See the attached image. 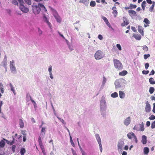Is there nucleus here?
Here are the masks:
<instances>
[{
	"label": "nucleus",
	"instance_id": "nucleus-16",
	"mask_svg": "<svg viewBox=\"0 0 155 155\" xmlns=\"http://www.w3.org/2000/svg\"><path fill=\"white\" fill-rule=\"evenodd\" d=\"M100 113L103 117H105L107 115V109H100Z\"/></svg>",
	"mask_w": 155,
	"mask_h": 155
},
{
	"label": "nucleus",
	"instance_id": "nucleus-36",
	"mask_svg": "<svg viewBox=\"0 0 155 155\" xmlns=\"http://www.w3.org/2000/svg\"><path fill=\"white\" fill-rule=\"evenodd\" d=\"M26 150L24 148H21L20 151L21 155H24V153L25 152Z\"/></svg>",
	"mask_w": 155,
	"mask_h": 155
},
{
	"label": "nucleus",
	"instance_id": "nucleus-57",
	"mask_svg": "<svg viewBox=\"0 0 155 155\" xmlns=\"http://www.w3.org/2000/svg\"><path fill=\"white\" fill-rule=\"evenodd\" d=\"M98 38L100 40H102L103 39V37L101 35H99L98 36Z\"/></svg>",
	"mask_w": 155,
	"mask_h": 155
},
{
	"label": "nucleus",
	"instance_id": "nucleus-22",
	"mask_svg": "<svg viewBox=\"0 0 155 155\" xmlns=\"http://www.w3.org/2000/svg\"><path fill=\"white\" fill-rule=\"evenodd\" d=\"M143 144H146L147 143V137L145 135H143L142 137V140L141 141Z\"/></svg>",
	"mask_w": 155,
	"mask_h": 155
},
{
	"label": "nucleus",
	"instance_id": "nucleus-12",
	"mask_svg": "<svg viewBox=\"0 0 155 155\" xmlns=\"http://www.w3.org/2000/svg\"><path fill=\"white\" fill-rule=\"evenodd\" d=\"M19 8L23 12L27 13L28 11V8L25 7L24 4L20 5L19 6Z\"/></svg>",
	"mask_w": 155,
	"mask_h": 155
},
{
	"label": "nucleus",
	"instance_id": "nucleus-20",
	"mask_svg": "<svg viewBox=\"0 0 155 155\" xmlns=\"http://www.w3.org/2000/svg\"><path fill=\"white\" fill-rule=\"evenodd\" d=\"M54 16L58 22L60 23L61 22V17L58 15L57 13H55L54 14Z\"/></svg>",
	"mask_w": 155,
	"mask_h": 155
},
{
	"label": "nucleus",
	"instance_id": "nucleus-4",
	"mask_svg": "<svg viewBox=\"0 0 155 155\" xmlns=\"http://www.w3.org/2000/svg\"><path fill=\"white\" fill-rule=\"evenodd\" d=\"M125 81V80L123 79L117 80L114 82L116 88H118L124 86V83Z\"/></svg>",
	"mask_w": 155,
	"mask_h": 155
},
{
	"label": "nucleus",
	"instance_id": "nucleus-15",
	"mask_svg": "<svg viewBox=\"0 0 155 155\" xmlns=\"http://www.w3.org/2000/svg\"><path fill=\"white\" fill-rule=\"evenodd\" d=\"M104 20L105 23L106 25L110 28H112V27L110 25V24L109 23L108 21L107 18L105 17L102 16L101 17Z\"/></svg>",
	"mask_w": 155,
	"mask_h": 155
},
{
	"label": "nucleus",
	"instance_id": "nucleus-23",
	"mask_svg": "<svg viewBox=\"0 0 155 155\" xmlns=\"http://www.w3.org/2000/svg\"><path fill=\"white\" fill-rule=\"evenodd\" d=\"M44 19L45 20V22L48 25L49 27L51 28H52V26L51 25V24L50 23V22L48 21L47 18L45 16H44Z\"/></svg>",
	"mask_w": 155,
	"mask_h": 155
},
{
	"label": "nucleus",
	"instance_id": "nucleus-41",
	"mask_svg": "<svg viewBox=\"0 0 155 155\" xmlns=\"http://www.w3.org/2000/svg\"><path fill=\"white\" fill-rule=\"evenodd\" d=\"M96 5V3L94 1H91L90 3V6L91 7H94Z\"/></svg>",
	"mask_w": 155,
	"mask_h": 155
},
{
	"label": "nucleus",
	"instance_id": "nucleus-24",
	"mask_svg": "<svg viewBox=\"0 0 155 155\" xmlns=\"http://www.w3.org/2000/svg\"><path fill=\"white\" fill-rule=\"evenodd\" d=\"M143 27L140 26H138V31L142 35H143Z\"/></svg>",
	"mask_w": 155,
	"mask_h": 155
},
{
	"label": "nucleus",
	"instance_id": "nucleus-45",
	"mask_svg": "<svg viewBox=\"0 0 155 155\" xmlns=\"http://www.w3.org/2000/svg\"><path fill=\"white\" fill-rule=\"evenodd\" d=\"M143 49L145 51H148V48L146 45H144L143 47Z\"/></svg>",
	"mask_w": 155,
	"mask_h": 155
},
{
	"label": "nucleus",
	"instance_id": "nucleus-28",
	"mask_svg": "<svg viewBox=\"0 0 155 155\" xmlns=\"http://www.w3.org/2000/svg\"><path fill=\"white\" fill-rule=\"evenodd\" d=\"M19 124L21 128H23L24 127V123L23 120L21 119H19Z\"/></svg>",
	"mask_w": 155,
	"mask_h": 155
},
{
	"label": "nucleus",
	"instance_id": "nucleus-64",
	"mask_svg": "<svg viewBox=\"0 0 155 155\" xmlns=\"http://www.w3.org/2000/svg\"><path fill=\"white\" fill-rule=\"evenodd\" d=\"M153 106L152 111L153 112L155 113V103H153Z\"/></svg>",
	"mask_w": 155,
	"mask_h": 155
},
{
	"label": "nucleus",
	"instance_id": "nucleus-7",
	"mask_svg": "<svg viewBox=\"0 0 155 155\" xmlns=\"http://www.w3.org/2000/svg\"><path fill=\"white\" fill-rule=\"evenodd\" d=\"M133 129L137 131H143L145 128L143 122H142L141 124L136 125L134 127Z\"/></svg>",
	"mask_w": 155,
	"mask_h": 155
},
{
	"label": "nucleus",
	"instance_id": "nucleus-21",
	"mask_svg": "<svg viewBox=\"0 0 155 155\" xmlns=\"http://www.w3.org/2000/svg\"><path fill=\"white\" fill-rule=\"evenodd\" d=\"M137 6L136 5H133L132 4H130V6L128 7H125V9H132L135 8L137 7Z\"/></svg>",
	"mask_w": 155,
	"mask_h": 155
},
{
	"label": "nucleus",
	"instance_id": "nucleus-17",
	"mask_svg": "<svg viewBox=\"0 0 155 155\" xmlns=\"http://www.w3.org/2000/svg\"><path fill=\"white\" fill-rule=\"evenodd\" d=\"M123 20L124 22L121 24V25L123 27L127 25L129 23L126 17H123Z\"/></svg>",
	"mask_w": 155,
	"mask_h": 155
},
{
	"label": "nucleus",
	"instance_id": "nucleus-5",
	"mask_svg": "<svg viewBox=\"0 0 155 155\" xmlns=\"http://www.w3.org/2000/svg\"><path fill=\"white\" fill-rule=\"evenodd\" d=\"M114 67L117 69L120 70L122 69L123 65L119 60L114 59Z\"/></svg>",
	"mask_w": 155,
	"mask_h": 155
},
{
	"label": "nucleus",
	"instance_id": "nucleus-3",
	"mask_svg": "<svg viewBox=\"0 0 155 155\" xmlns=\"http://www.w3.org/2000/svg\"><path fill=\"white\" fill-rule=\"evenodd\" d=\"M95 58L97 60H99L102 59L104 57V54L101 50H98L94 54Z\"/></svg>",
	"mask_w": 155,
	"mask_h": 155
},
{
	"label": "nucleus",
	"instance_id": "nucleus-49",
	"mask_svg": "<svg viewBox=\"0 0 155 155\" xmlns=\"http://www.w3.org/2000/svg\"><path fill=\"white\" fill-rule=\"evenodd\" d=\"M149 119L150 120H154L155 119V116L152 115L149 118Z\"/></svg>",
	"mask_w": 155,
	"mask_h": 155
},
{
	"label": "nucleus",
	"instance_id": "nucleus-19",
	"mask_svg": "<svg viewBox=\"0 0 155 155\" xmlns=\"http://www.w3.org/2000/svg\"><path fill=\"white\" fill-rule=\"evenodd\" d=\"M41 128V130L40 135L41 136L44 137L46 132V127H42Z\"/></svg>",
	"mask_w": 155,
	"mask_h": 155
},
{
	"label": "nucleus",
	"instance_id": "nucleus-38",
	"mask_svg": "<svg viewBox=\"0 0 155 155\" xmlns=\"http://www.w3.org/2000/svg\"><path fill=\"white\" fill-rule=\"evenodd\" d=\"M143 22L145 23L147 25H149L150 22L149 20L147 18L144 19Z\"/></svg>",
	"mask_w": 155,
	"mask_h": 155
},
{
	"label": "nucleus",
	"instance_id": "nucleus-18",
	"mask_svg": "<svg viewBox=\"0 0 155 155\" xmlns=\"http://www.w3.org/2000/svg\"><path fill=\"white\" fill-rule=\"evenodd\" d=\"M128 13L131 17L137 16L136 12L134 10H129L128 11Z\"/></svg>",
	"mask_w": 155,
	"mask_h": 155
},
{
	"label": "nucleus",
	"instance_id": "nucleus-59",
	"mask_svg": "<svg viewBox=\"0 0 155 155\" xmlns=\"http://www.w3.org/2000/svg\"><path fill=\"white\" fill-rule=\"evenodd\" d=\"M40 147L41 149V150H42V153H45V150L44 148V147L43 146H42V147L41 146H40Z\"/></svg>",
	"mask_w": 155,
	"mask_h": 155
},
{
	"label": "nucleus",
	"instance_id": "nucleus-46",
	"mask_svg": "<svg viewBox=\"0 0 155 155\" xmlns=\"http://www.w3.org/2000/svg\"><path fill=\"white\" fill-rule=\"evenodd\" d=\"M117 47L118 48L119 50L121 51L122 50V48L120 44H117L116 45Z\"/></svg>",
	"mask_w": 155,
	"mask_h": 155
},
{
	"label": "nucleus",
	"instance_id": "nucleus-37",
	"mask_svg": "<svg viewBox=\"0 0 155 155\" xmlns=\"http://www.w3.org/2000/svg\"><path fill=\"white\" fill-rule=\"evenodd\" d=\"M155 90L154 88L153 87H150L149 88V91L150 94H152Z\"/></svg>",
	"mask_w": 155,
	"mask_h": 155
},
{
	"label": "nucleus",
	"instance_id": "nucleus-14",
	"mask_svg": "<svg viewBox=\"0 0 155 155\" xmlns=\"http://www.w3.org/2000/svg\"><path fill=\"white\" fill-rule=\"evenodd\" d=\"M131 122V119L130 117H128L126 118L124 120V123L126 126L128 125Z\"/></svg>",
	"mask_w": 155,
	"mask_h": 155
},
{
	"label": "nucleus",
	"instance_id": "nucleus-44",
	"mask_svg": "<svg viewBox=\"0 0 155 155\" xmlns=\"http://www.w3.org/2000/svg\"><path fill=\"white\" fill-rule=\"evenodd\" d=\"M52 67L51 65H49L48 66V71L49 73L52 72Z\"/></svg>",
	"mask_w": 155,
	"mask_h": 155
},
{
	"label": "nucleus",
	"instance_id": "nucleus-43",
	"mask_svg": "<svg viewBox=\"0 0 155 155\" xmlns=\"http://www.w3.org/2000/svg\"><path fill=\"white\" fill-rule=\"evenodd\" d=\"M29 97L30 98L31 101L34 104V106H35L36 105L35 102L32 99L30 95H29Z\"/></svg>",
	"mask_w": 155,
	"mask_h": 155
},
{
	"label": "nucleus",
	"instance_id": "nucleus-56",
	"mask_svg": "<svg viewBox=\"0 0 155 155\" xmlns=\"http://www.w3.org/2000/svg\"><path fill=\"white\" fill-rule=\"evenodd\" d=\"M38 32L40 35H41L42 34V31L39 28H38Z\"/></svg>",
	"mask_w": 155,
	"mask_h": 155
},
{
	"label": "nucleus",
	"instance_id": "nucleus-60",
	"mask_svg": "<svg viewBox=\"0 0 155 155\" xmlns=\"http://www.w3.org/2000/svg\"><path fill=\"white\" fill-rule=\"evenodd\" d=\"M154 71L153 70H152L151 71L150 73L149 74V75H153L154 74Z\"/></svg>",
	"mask_w": 155,
	"mask_h": 155
},
{
	"label": "nucleus",
	"instance_id": "nucleus-32",
	"mask_svg": "<svg viewBox=\"0 0 155 155\" xmlns=\"http://www.w3.org/2000/svg\"><path fill=\"white\" fill-rule=\"evenodd\" d=\"M133 36L137 40H140L141 38V37L140 35H134Z\"/></svg>",
	"mask_w": 155,
	"mask_h": 155
},
{
	"label": "nucleus",
	"instance_id": "nucleus-25",
	"mask_svg": "<svg viewBox=\"0 0 155 155\" xmlns=\"http://www.w3.org/2000/svg\"><path fill=\"white\" fill-rule=\"evenodd\" d=\"M119 95L120 98H124L125 96V94L123 91H119Z\"/></svg>",
	"mask_w": 155,
	"mask_h": 155
},
{
	"label": "nucleus",
	"instance_id": "nucleus-13",
	"mask_svg": "<svg viewBox=\"0 0 155 155\" xmlns=\"http://www.w3.org/2000/svg\"><path fill=\"white\" fill-rule=\"evenodd\" d=\"M146 106L145 110L146 112L148 113L151 111V106L148 102L147 101L146 102Z\"/></svg>",
	"mask_w": 155,
	"mask_h": 155
},
{
	"label": "nucleus",
	"instance_id": "nucleus-39",
	"mask_svg": "<svg viewBox=\"0 0 155 155\" xmlns=\"http://www.w3.org/2000/svg\"><path fill=\"white\" fill-rule=\"evenodd\" d=\"M5 144V142L3 140H1L0 142V146L2 147H3Z\"/></svg>",
	"mask_w": 155,
	"mask_h": 155
},
{
	"label": "nucleus",
	"instance_id": "nucleus-10",
	"mask_svg": "<svg viewBox=\"0 0 155 155\" xmlns=\"http://www.w3.org/2000/svg\"><path fill=\"white\" fill-rule=\"evenodd\" d=\"M7 59L6 55L4 56V58L1 62V66H3L5 69V71L6 72L7 71Z\"/></svg>",
	"mask_w": 155,
	"mask_h": 155
},
{
	"label": "nucleus",
	"instance_id": "nucleus-47",
	"mask_svg": "<svg viewBox=\"0 0 155 155\" xmlns=\"http://www.w3.org/2000/svg\"><path fill=\"white\" fill-rule=\"evenodd\" d=\"M25 2L28 4L30 5L31 4V0H25Z\"/></svg>",
	"mask_w": 155,
	"mask_h": 155
},
{
	"label": "nucleus",
	"instance_id": "nucleus-63",
	"mask_svg": "<svg viewBox=\"0 0 155 155\" xmlns=\"http://www.w3.org/2000/svg\"><path fill=\"white\" fill-rule=\"evenodd\" d=\"M71 150L73 155H77L76 152L74 150H73V149H72Z\"/></svg>",
	"mask_w": 155,
	"mask_h": 155
},
{
	"label": "nucleus",
	"instance_id": "nucleus-31",
	"mask_svg": "<svg viewBox=\"0 0 155 155\" xmlns=\"http://www.w3.org/2000/svg\"><path fill=\"white\" fill-rule=\"evenodd\" d=\"M149 82L151 84H155V81L153 78H150L149 79Z\"/></svg>",
	"mask_w": 155,
	"mask_h": 155
},
{
	"label": "nucleus",
	"instance_id": "nucleus-35",
	"mask_svg": "<svg viewBox=\"0 0 155 155\" xmlns=\"http://www.w3.org/2000/svg\"><path fill=\"white\" fill-rule=\"evenodd\" d=\"M38 142L39 143V144L40 146V147L41 146L42 147V146H43V143L41 140V137L40 136H39L38 137Z\"/></svg>",
	"mask_w": 155,
	"mask_h": 155
},
{
	"label": "nucleus",
	"instance_id": "nucleus-30",
	"mask_svg": "<svg viewBox=\"0 0 155 155\" xmlns=\"http://www.w3.org/2000/svg\"><path fill=\"white\" fill-rule=\"evenodd\" d=\"M149 152V149L147 147H145L143 149V152L144 154H147Z\"/></svg>",
	"mask_w": 155,
	"mask_h": 155
},
{
	"label": "nucleus",
	"instance_id": "nucleus-42",
	"mask_svg": "<svg viewBox=\"0 0 155 155\" xmlns=\"http://www.w3.org/2000/svg\"><path fill=\"white\" fill-rule=\"evenodd\" d=\"M57 117L63 124H66L65 122L63 119L61 118L58 116H57Z\"/></svg>",
	"mask_w": 155,
	"mask_h": 155
},
{
	"label": "nucleus",
	"instance_id": "nucleus-52",
	"mask_svg": "<svg viewBox=\"0 0 155 155\" xmlns=\"http://www.w3.org/2000/svg\"><path fill=\"white\" fill-rule=\"evenodd\" d=\"M154 7V5L153 4L151 6V7L150 8L149 11L151 12H153V9Z\"/></svg>",
	"mask_w": 155,
	"mask_h": 155
},
{
	"label": "nucleus",
	"instance_id": "nucleus-51",
	"mask_svg": "<svg viewBox=\"0 0 155 155\" xmlns=\"http://www.w3.org/2000/svg\"><path fill=\"white\" fill-rule=\"evenodd\" d=\"M12 3L13 4H14L15 5H18V3L16 0H13Z\"/></svg>",
	"mask_w": 155,
	"mask_h": 155
},
{
	"label": "nucleus",
	"instance_id": "nucleus-54",
	"mask_svg": "<svg viewBox=\"0 0 155 155\" xmlns=\"http://www.w3.org/2000/svg\"><path fill=\"white\" fill-rule=\"evenodd\" d=\"M68 47L69 48V50L71 51L73 50V47L71 44V45H69V46H68Z\"/></svg>",
	"mask_w": 155,
	"mask_h": 155
},
{
	"label": "nucleus",
	"instance_id": "nucleus-1",
	"mask_svg": "<svg viewBox=\"0 0 155 155\" xmlns=\"http://www.w3.org/2000/svg\"><path fill=\"white\" fill-rule=\"evenodd\" d=\"M32 9L33 12L35 14H38L41 10L45 12L47 11V10L43 4L39 3L38 5L32 6Z\"/></svg>",
	"mask_w": 155,
	"mask_h": 155
},
{
	"label": "nucleus",
	"instance_id": "nucleus-34",
	"mask_svg": "<svg viewBox=\"0 0 155 155\" xmlns=\"http://www.w3.org/2000/svg\"><path fill=\"white\" fill-rule=\"evenodd\" d=\"M10 87L11 88V90L13 92L14 94L15 95V92L14 89V87H13V85H12V84L11 83H10L9 84Z\"/></svg>",
	"mask_w": 155,
	"mask_h": 155
},
{
	"label": "nucleus",
	"instance_id": "nucleus-6",
	"mask_svg": "<svg viewBox=\"0 0 155 155\" xmlns=\"http://www.w3.org/2000/svg\"><path fill=\"white\" fill-rule=\"evenodd\" d=\"M9 66L11 72L14 74L17 73V70L15 65V61L12 60L10 61Z\"/></svg>",
	"mask_w": 155,
	"mask_h": 155
},
{
	"label": "nucleus",
	"instance_id": "nucleus-27",
	"mask_svg": "<svg viewBox=\"0 0 155 155\" xmlns=\"http://www.w3.org/2000/svg\"><path fill=\"white\" fill-rule=\"evenodd\" d=\"M107 81V79L104 76H103V81H102L101 86L102 87H104Z\"/></svg>",
	"mask_w": 155,
	"mask_h": 155
},
{
	"label": "nucleus",
	"instance_id": "nucleus-61",
	"mask_svg": "<svg viewBox=\"0 0 155 155\" xmlns=\"http://www.w3.org/2000/svg\"><path fill=\"white\" fill-rule=\"evenodd\" d=\"M14 142H15V139L13 137V140L11 142L10 141V144L11 145H12L14 143Z\"/></svg>",
	"mask_w": 155,
	"mask_h": 155
},
{
	"label": "nucleus",
	"instance_id": "nucleus-11",
	"mask_svg": "<svg viewBox=\"0 0 155 155\" xmlns=\"http://www.w3.org/2000/svg\"><path fill=\"white\" fill-rule=\"evenodd\" d=\"M95 137L99 146L100 151L101 152H102V147L101 143V139L99 135L97 134H95Z\"/></svg>",
	"mask_w": 155,
	"mask_h": 155
},
{
	"label": "nucleus",
	"instance_id": "nucleus-2",
	"mask_svg": "<svg viewBox=\"0 0 155 155\" xmlns=\"http://www.w3.org/2000/svg\"><path fill=\"white\" fill-rule=\"evenodd\" d=\"M100 109H107V104L106 101L105 97L103 96L100 101Z\"/></svg>",
	"mask_w": 155,
	"mask_h": 155
},
{
	"label": "nucleus",
	"instance_id": "nucleus-58",
	"mask_svg": "<svg viewBox=\"0 0 155 155\" xmlns=\"http://www.w3.org/2000/svg\"><path fill=\"white\" fill-rule=\"evenodd\" d=\"M149 66V64L148 63H146L145 64V68L146 69H148V68Z\"/></svg>",
	"mask_w": 155,
	"mask_h": 155
},
{
	"label": "nucleus",
	"instance_id": "nucleus-62",
	"mask_svg": "<svg viewBox=\"0 0 155 155\" xmlns=\"http://www.w3.org/2000/svg\"><path fill=\"white\" fill-rule=\"evenodd\" d=\"M15 145H12V150L13 152L15 151Z\"/></svg>",
	"mask_w": 155,
	"mask_h": 155
},
{
	"label": "nucleus",
	"instance_id": "nucleus-50",
	"mask_svg": "<svg viewBox=\"0 0 155 155\" xmlns=\"http://www.w3.org/2000/svg\"><path fill=\"white\" fill-rule=\"evenodd\" d=\"M155 127V121H153L151 124V128L153 129Z\"/></svg>",
	"mask_w": 155,
	"mask_h": 155
},
{
	"label": "nucleus",
	"instance_id": "nucleus-8",
	"mask_svg": "<svg viewBox=\"0 0 155 155\" xmlns=\"http://www.w3.org/2000/svg\"><path fill=\"white\" fill-rule=\"evenodd\" d=\"M124 146V140H120L117 144V150L118 151L121 152L123 150Z\"/></svg>",
	"mask_w": 155,
	"mask_h": 155
},
{
	"label": "nucleus",
	"instance_id": "nucleus-29",
	"mask_svg": "<svg viewBox=\"0 0 155 155\" xmlns=\"http://www.w3.org/2000/svg\"><path fill=\"white\" fill-rule=\"evenodd\" d=\"M127 71H123L119 73V75L122 76H124L126 75L127 74Z\"/></svg>",
	"mask_w": 155,
	"mask_h": 155
},
{
	"label": "nucleus",
	"instance_id": "nucleus-26",
	"mask_svg": "<svg viewBox=\"0 0 155 155\" xmlns=\"http://www.w3.org/2000/svg\"><path fill=\"white\" fill-rule=\"evenodd\" d=\"M78 145L80 148V150L81 153L82 155H87L86 153L83 150L81 146L79 145V142L78 141Z\"/></svg>",
	"mask_w": 155,
	"mask_h": 155
},
{
	"label": "nucleus",
	"instance_id": "nucleus-48",
	"mask_svg": "<svg viewBox=\"0 0 155 155\" xmlns=\"http://www.w3.org/2000/svg\"><path fill=\"white\" fill-rule=\"evenodd\" d=\"M150 55L149 54H144V55L143 57L145 59H147L148 57H150Z\"/></svg>",
	"mask_w": 155,
	"mask_h": 155
},
{
	"label": "nucleus",
	"instance_id": "nucleus-9",
	"mask_svg": "<svg viewBox=\"0 0 155 155\" xmlns=\"http://www.w3.org/2000/svg\"><path fill=\"white\" fill-rule=\"evenodd\" d=\"M127 136L129 139H132L133 141H135L136 143H137V139L134 133L132 132L128 133L127 134Z\"/></svg>",
	"mask_w": 155,
	"mask_h": 155
},
{
	"label": "nucleus",
	"instance_id": "nucleus-40",
	"mask_svg": "<svg viewBox=\"0 0 155 155\" xmlns=\"http://www.w3.org/2000/svg\"><path fill=\"white\" fill-rule=\"evenodd\" d=\"M112 13L114 15V17L115 18L116 17L117 15V12L116 10H114L112 12Z\"/></svg>",
	"mask_w": 155,
	"mask_h": 155
},
{
	"label": "nucleus",
	"instance_id": "nucleus-53",
	"mask_svg": "<svg viewBox=\"0 0 155 155\" xmlns=\"http://www.w3.org/2000/svg\"><path fill=\"white\" fill-rule=\"evenodd\" d=\"M49 75L50 78L51 79H53L54 78L53 75L52 73V72L49 73Z\"/></svg>",
	"mask_w": 155,
	"mask_h": 155
},
{
	"label": "nucleus",
	"instance_id": "nucleus-55",
	"mask_svg": "<svg viewBox=\"0 0 155 155\" xmlns=\"http://www.w3.org/2000/svg\"><path fill=\"white\" fill-rule=\"evenodd\" d=\"M142 73L143 74H147L149 73V71L143 70L142 71Z\"/></svg>",
	"mask_w": 155,
	"mask_h": 155
},
{
	"label": "nucleus",
	"instance_id": "nucleus-33",
	"mask_svg": "<svg viewBox=\"0 0 155 155\" xmlns=\"http://www.w3.org/2000/svg\"><path fill=\"white\" fill-rule=\"evenodd\" d=\"M111 96L113 98H116L118 96V94L117 93L115 92L111 94Z\"/></svg>",
	"mask_w": 155,
	"mask_h": 155
}]
</instances>
